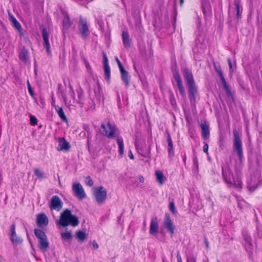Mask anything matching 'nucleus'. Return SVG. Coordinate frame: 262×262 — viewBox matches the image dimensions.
<instances>
[{
	"label": "nucleus",
	"instance_id": "obj_1",
	"mask_svg": "<svg viewBox=\"0 0 262 262\" xmlns=\"http://www.w3.org/2000/svg\"><path fill=\"white\" fill-rule=\"evenodd\" d=\"M233 150L236 153L238 158V165L235 166V171L236 173V177H234L228 164L222 165V172L223 180L226 184L230 186L234 185L235 187L241 188L242 187V182L239 176V171L243 165L244 156L242 146V141L241 139L238 132L235 128L233 130Z\"/></svg>",
	"mask_w": 262,
	"mask_h": 262
},
{
	"label": "nucleus",
	"instance_id": "obj_2",
	"mask_svg": "<svg viewBox=\"0 0 262 262\" xmlns=\"http://www.w3.org/2000/svg\"><path fill=\"white\" fill-rule=\"evenodd\" d=\"M183 76L188 87V96L191 103H194L198 94V88L195 84L191 70L185 68L183 71Z\"/></svg>",
	"mask_w": 262,
	"mask_h": 262
},
{
	"label": "nucleus",
	"instance_id": "obj_3",
	"mask_svg": "<svg viewBox=\"0 0 262 262\" xmlns=\"http://www.w3.org/2000/svg\"><path fill=\"white\" fill-rule=\"evenodd\" d=\"M79 222L78 217L72 214L71 211L69 209H65L60 215L59 224L63 227L69 225L73 227L77 226Z\"/></svg>",
	"mask_w": 262,
	"mask_h": 262
},
{
	"label": "nucleus",
	"instance_id": "obj_4",
	"mask_svg": "<svg viewBox=\"0 0 262 262\" xmlns=\"http://www.w3.org/2000/svg\"><path fill=\"white\" fill-rule=\"evenodd\" d=\"M35 236L38 239V247L42 252H46L49 248L47 236L41 230L35 228L34 230Z\"/></svg>",
	"mask_w": 262,
	"mask_h": 262
},
{
	"label": "nucleus",
	"instance_id": "obj_5",
	"mask_svg": "<svg viewBox=\"0 0 262 262\" xmlns=\"http://www.w3.org/2000/svg\"><path fill=\"white\" fill-rule=\"evenodd\" d=\"M78 28L81 37L83 40L87 39L90 35V31L87 24L86 19L82 16L79 17Z\"/></svg>",
	"mask_w": 262,
	"mask_h": 262
},
{
	"label": "nucleus",
	"instance_id": "obj_6",
	"mask_svg": "<svg viewBox=\"0 0 262 262\" xmlns=\"http://www.w3.org/2000/svg\"><path fill=\"white\" fill-rule=\"evenodd\" d=\"M116 130V126L112 125L109 122H108L106 125L103 123L101 124L100 133L103 136H105L109 139H112L116 137V135H115Z\"/></svg>",
	"mask_w": 262,
	"mask_h": 262
},
{
	"label": "nucleus",
	"instance_id": "obj_7",
	"mask_svg": "<svg viewBox=\"0 0 262 262\" xmlns=\"http://www.w3.org/2000/svg\"><path fill=\"white\" fill-rule=\"evenodd\" d=\"M173 77L177 82V85L180 94L183 98L186 97V92L182 81L177 66L172 69Z\"/></svg>",
	"mask_w": 262,
	"mask_h": 262
},
{
	"label": "nucleus",
	"instance_id": "obj_8",
	"mask_svg": "<svg viewBox=\"0 0 262 262\" xmlns=\"http://www.w3.org/2000/svg\"><path fill=\"white\" fill-rule=\"evenodd\" d=\"M93 194L98 204L103 203L106 199L107 191L102 186H100L93 189Z\"/></svg>",
	"mask_w": 262,
	"mask_h": 262
},
{
	"label": "nucleus",
	"instance_id": "obj_9",
	"mask_svg": "<svg viewBox=\"0 0 262 262\" xmlns=\"http://www.w3.org/2000/svg\"><path fill=\"white\" fill-rule=\"evenodd\" d=\"M74 195L81 200L86 197V194L82 185L79 183H74L72 187Z\"/></svg>",
	"mask_w": 262,
	"mask_h": 262
},
{
	"label": "nucleus",
	"instance_id": "obj_10",
	"mask_svg": "<svg viewBox=\"0 0 262 262\" xmlns=\"http://www.w3.org/2000/svg\"><path fill=\"white\" fill-rule=\"evenodd\" d=\"M202 9L205 19L212 16V9L209 0H202Z\"/></svg>",
	"mask_w": 262,
	"mask_h": 262
},
{
	"label": "nucleus",
	"instance_id": "obj_11",
	"mask_svg": "<svg viewBox=\"0 0 262 262\" xmlns=\"http://www.w3.org/2000/svg\"><path fill=\"white\" fill-rule=\"evenodd\" d=\"M163 225L164 227L170 233L172 236L174 234L175 226L170 219V215L168 213H166L164 219Z\"/></svg>",
	"mask_w": 262,
	"mask_h": 262
},
{
	"label": "nucleus",
	"instance_id": "obj_12",
	"mask_svg": "<svg viewBox=\"0 0 262 262\" xmlns=\"http://www.w3.org/2000/svg\"><path fill=\"white\" fill-rule=\"evenodd\" d=\"M63 202L58 195H53L50 201V208L51 210L59 211L62 207Z\"/></svg>",
	"mask_w": 262,
	"mask_h": 262
},
{
	"label": "nucleus",
	"instance_id": "obj_13",
	"mask_svg": "<svg viewBox=\"0 0 262 262\" xmlns=\"http://www.w3.org/2000/svg\"><path fill=\"white\" fill-rule=\"evenodd\" d=\"M103 66L104 69V78L109 82L111 79V70L108 64L107 55L105 52H103Z\"/></svg>",
	"mask_w": 262,
	"mask_h": 262
},
{
	"label": "nucleus",
	"instance_id": "obj_14",
	"mask_svg": "<svg viewBox=\"0 0 262 262\" xmlns=\"http://www.w3.org/2000/svg\"><path fill=\"white\" fill-rule=\"evenodd\" d=\"M49 220L45 213H41L37 215L36 217V224L39 227L42 228L47 226Z\"/></svg>",
	"mask_w": 262,
	"mask_h": 262
},
{
	"label": "nucleus",
	"instance_id": "obj_15",
	"mask_svg": "<svg viewBox=\"0 0 262 262\" xmlns=\"http://www.w3.org/2000/svg\"><path fill=\"white\" fill-rule=\"evenodd\" d=\"M42 36L43 39V46L46 48L48 55L51 54L50 45L49 41V33L45 28L42 29Z\"/></svg>",
	"mask_w": 262,
	"mask_h": 262
},
{
	"label": "nucleus",
	"instance_id": "obj_16",
	"mask_svg": "<svg viewBox=\"0 0 262 262\" xmlns=\"http://www.w3.org/2000/svg\"><path fill=\"white\" fill-rule=\"evenodd\" d=\"M244 239L246 243V249L247 252L249 253V257L250 259L253 260V245L252 244L251 238L248 235L243 234Z\"/></svg>",
	"mask_w": 262,
	"mask_h": 262
},
{
	"label": "nucleus",
	"instance_id": "obj_17",
	"mask_svg": "<svg viewBox=\"0 0 262 262\" xmlns=\"http://www.w3.org/2000/svg\"><path fill=\"white\" fill-rule=\"evenodd\" d=\"M11 237L10 240L13 244H21L23 240L19 237H17L15 232V225L12 224L10 226Z\"/></svg>",
	"mask_w": 262,
	"mask_h": 262
},
{
	"label": "nucleus",
	"instance_id": "obj_18",
	"mask_svg": "<svg viewBox=\"0 0 262 262\" xmlns=\"http://www.w3.org/2000/svg\"><path fill=\"white\" fill-rule=\"evenodd\" d=\"M200 126L202 129V137L204 140H206L209 138L210 131L209 125L207 124V122L204 121L200 124Z\"/></svg>",
	"mask_w": 262,
	"mask_h": 262
},
{
	"label": "nucleus",
	"instance_id": "obj_19",
	"mask_svg": "<svg viewBox=\"0 0 262 262\" xmlns=\"http://www.w3.org/2000/svg\"><path fill=\"white\" fill-rule=\"evenodd\" d=\"M69 143L64 138H59L58 139V150H69L70 148Z\"/></svg>",
	"mask_w": 262,
	"mask_h": 262
},
{
	"label": "nucleus",
	"instance_id": "obj_20",
	"mask_svg": "<svg viewBox=\"0 0 262 262\" xmlns=\"http://www.w3.org/2000/svg\"><path fill=\"white\" fill-rule=\"evenodd\" d=\"M19 59L24 63H27L29 59V53L28 50L26 47H23L18 55Z\"/></svg>",
	"mask_w": 262,
	"mask_h": 262
},
{
	"label": "nucleus",
	"instance_id": "obj_21",
	"mask_svg": "<svg viewBox=\"0 0 262 262\" xmlns=\"http://www.w3.org/2000/svg\"><path fill=\"white\" fill-rule=\"evenodd\" d=\"M62 14L64 15V17L62 20L63 28L64 30H67L72 25L73 22L70 19V16L68 12L64 11L62 12Z\"/></svg>",
	"mask_w": 262,
	"mask_h": 262
},
{
	"label": "nucleus",
	"instance_id": "obj_22",
	"mask_svg": "<svg viewBox=\"0 0 262 262\" xmlns=\"http://www.w3.org/2000/svg\"><path fill=\"white\" fill-rule=\"evenodd\" d=\"M158 219L157 217L152 218L151 220L150 225V229H149V233L151 235H156L158 231Z\"/></svg>",
	"mask_w": 262,
	"mask_h": 262
},
{
	"label": "nucleus",
	"instance_id": "obj_23",
	"mask_svg": "<svg viewBox=\"0 0 262 262\" xmlns=\"http://www.w3.org/2000/svg\"><path fill=\"white\" fill-rule=\"evenodd\" d=\"M167 143H168V156L169 158H171L174 156V152L173 147V143L172 141L171 140L170 135L168 132L167 133Z\"/></svg>",
	"mask_w": 262,
	"mask_h": 262
},
{
	"label": "nucleus",
	"instance_id": "obj_24",
	"mask_svg": "<svg viewBox=\"0 0 262 262\" xmlns=\"http://www.w3.org/2000/svg\"><path fill=\"white\" fill-rule=\"evenodd\" d=\"M96 99L100 102L101 99L103 100V92L99 83L98 82L97 85L94 89Z\"/></svg>",
	"mask_w": 262,
	"mask_h": 262
},
{
	"label": "nucleus",
	"instance_id": "obj_25",
	"mask_svg": "<svg viewBox=\"0 0 262 262\" xmlns=\"http://www.w3.org/2000/svg\"><path fill=\"white\" fill-rule=\"evenodd\" d=\"M121 79L126 87L129 85V79L128 72L124 68L120 70Z\"/></svg>",
	"mask_w": 262,
	"mask_h": 262
},
{
	"label": "nucleus",
	"instance_id": "obj_26",
	"mask_svg": "<svg viewBox=\"0 0 262 262\" xmlns=\"http://www.w3.org/2000/svg\"><path fill=\"white\" fill-rule=\"evenodd\" d=\"M54 102L52 103V106H53L57 113L60 118L63 121L67 122L68 119L64 114L63 110L61 107L59 106L58 105H56L54 104Z\"/></svg>",
	"mask_w": 262,
	"mask_h": 262
},
{
	"label": "nucleus",
	"instance_id": "obj_27",
	"mask_svg": "<svg viewBox=\"0 0 262 262\" xmlns=\"http://www.w3.org/2000/svg\"><path fill=\"white\" fill-rule=\"evenodd\" d=\"M256 177H252L251 178V182H248L247 188L251 191H254L258 187L259 185V182H255Z\"/></svg>",
	"mask_w": 262,
	"mask_h": 262
},
{
	"label": "nucleus",
	"instance_id": "obj_28",
	"mask_svg": "<svg viewBox=\"0 0 262 262\" xmlns=\"http://www.w3.org/2000/svg\"><path fill=\"white\" fill-rule=\"evenodd\" d=\"M122 39L124 47L126 49L129 48L130 47V39L128 33L127 31H123L122 32Z\"/></svg>",
	"mask_w": 262,
	"mask_h": 262
},
{
	"label": "nucleus",
	"instance_id": "obj_29",
	"mask_svg": "<svg viewBox=\"0 0 262 262\" xmlns=\"http://www.w3.org/2000/svg\"><path fill=\"white\" fill-rule=\"evenodd\" d=\"M234 5L236 7V16L237 19L241 18V15L243 11V7L240 4V2L238 0L234 1Z\"/></svg>",
	"mask_w": 262,
	"mask_h": 262
},
{
	"label": "nucleus",
	"instance_id": "obj_30",
	"mask_svg": "<svg viewBox=\"0 0 262 262\" xmlns=\"http://www.w3.org/2000/svg\"><path fill=\"white\" fill-rule=\"evenodd\" d=\"M117 142L118 145V152L119 155L121 157L123 156L124 154V143L123 140L122 138L119 137L117 139Z\"/></svg>",
	"mask_w": 262,
	"mask_h": 262
},
{
	"label": "nucleus",
	"instance_id": "obj_31",
	"mask_svg": "<svg viewBox=\"0 0 262 262\" xmlns=\"http://www.w3.org/2000/svg\"><path fill=\"white\" fill-rule=\"evenodd\" d=\"M75 236L81 242H83L86 238V234L85 232L78 230L76 232Z\"/></svg>",
	"mask_w": 262,
	"mask_h": 262
},
{
	"label": "nucleus",
	"instance_id": "obj_32",
	"mask_svg": "<svg viewBox=\"0 0 262 262\" xmlns=\"http://www.w3.org/2000/svg\"><path fill=\"white\" fill-rule=\"evenodd\" d=\"M9 16L10 19L12 24L13 27L17 30H20V27H21L20 24L17 20L13 15L9 14Z\"/></svg>",
	"mask_w": 262,
	"mask_h": 262
},
{
	"label": "nucleus",
	"instance_id": "obj_33",
	"mask_svg": "<svg viewBox=\"0 0 262 262\" xmlns=\"http://www.w3.org/2000/svg\"><path fill=\"white\" fill-rule=\"evenodd\" d=\"M156 176L157 181L161 185H162L164 182V174L161 171L157 170L156 171Z\"/></svg>",
	"mask_w": 262,
	"mask_h": 262
},
{
	"label": "nucleus",
	"instance_id": "obj_34",
	"mask_svg": "<svg viewBox=\"0 0 262 262\" xmlns=\"http://www.w3.org/2000/svg\"><path fill=\"white\" fill-rule=\"evenodd\" d=\"M61 237L63 240H66L67 241H70L72 239V235L71 231H66L65 232L61 233Z\"/></svg>",
	"mask_w": 262,
	"mask_h": 262
},
{
	"label": "nucleus",
	"instance_id": "obj_35",
	"mask_svg": "<svg viewBox=\"0 0 262 262\" xmlns=\"http://www.w3.org/2000/svg\"><path fill=\"white\" fill-rule=\"evenodd\" d=\"M193 170L198 171L199 170V162L196 155L194 152L193 155Z\"/></svg>",
	"mask_w": 262,
	"mask_h": 262
},
{
	"label": "nucleus",
	"instance_id": "obj_36",
	"mask_svg": "<svg viewBox=\"0 0 262 262\" xmlns=\"http://www.w3.org/2000/svg\"><path fill=\"white\" fill-rule=\"evenodd\" d=\"M213 67H214V68L215 71L217 73L219 76H220V75L223 74L221 67L219 63L213 62Z\"/></svg>",
	"mask_w": 262,
	"mask_h": 262
},
{
	"label": "nucleus",
	"instance_id": "obj_37",
	"mask_svg": "<svg viewBox=\"0 0 262 262\" xmlns=\"http://www.w3.org/2000/svg\"><path fill=\"white\" fill-rule=\"evenodd\" d=\"M34 174L37 178L39 179H42L45 177L44 172L38 168H36L34 170Z\"/></svg>",
	"mask_w": 262,
	"mask_h": 262
},
{
	"label": "nucleus",
	"instance_id": "obj_38",
	"mask_svg": "<svg viewBox=\"0 0 262 262\" xmlns=\"http://www.w3.org/2000/svg\"><path fill=\"white\" fill-rule=\"evenodd\" d=\"M169 211L171 212L173 214H175L177 212V210L174 205V202L173 200L169 203Z\"/></svg>",
	"mask_w": 262,
	"mask_h": 262
},
{
	"label": "nucleus",
	"instance_id": "obj_39",
	"mask_svg": "<svg viewBox=\"0 0 262 262\" xmlns=\"http://www.w3.org/2000/svg\"><path fill=\"white\" fill-rule=\"evenodd\" d=\"M223 86L224 90L226 92L227 96L228 97L231 96H232L231 92L230 91V88H229V85H228L227 83L224 84L223 85Z\"/></svg>",
	"mask_w": 262,
	"mask_h": 262
},
{
	"label": "nucleus",
	"instance_id": "obj_40",
	"mask_svg": "<svg viewBox=\"0 0 262 262\" xmlns=\"http://www.w3.org/2000/svg\"><path fill=\"white\" fill-rule=\"evenodd\" d=\"M30 124L31 125L34 126L37 123V119L36 117L33 115L30 116Z\"/></svg>",
	"mask_w": 262,
	"mask_h": 262
},
{
	"label": "nucleus",
	"instance_id": "obj_41",
	"mask_svg": "<svg viewBox=\"0 0 262 262\" xmlns=\"http://www.w3.org/2000/svg\"><path fill=\"white\" fill-rule=\"evenodd\" d=\"M187 262H196V259L193 254L187 255Z\"/></svg>",
	"mask_w": 262,
	"mask_h": 262
},
{
	"label": "nucleus",
	"instance_id": "obj_42",
	"mask_svg": "<svg viewBox=\"0 0 262 262\" xmlns=\"http://www.w3.org/2000/svg\"><path fill=\"white\" fill-rule=\"evenodd\" d=\"M85 183L89 186H92L93 185L94 182L90 176H89L86 177Z\"/></svg>",
	"mask_w": 262,
	"mask_h": 262
},
{
	"label": "nucleus",
	"instance_id": "obj_43",
	"mask_svg": "<svg viewBox=\"0 0 262 262\" xmlns=\"http://www.w3.org/2000/svg\"><path fill=\"white\" fill-rule=\"evenodd\" d=\"M169 100L171 105H172L173 106L176 105V101L174 97L173 94L172 92H171Z\"/></svg>",
	"mask_w": 262,
	"mask_h": 262
},
{
	"label": "nucleus",
	"instance_id": "obj_44",
	"mask_svg": "<svg viewBox=\"0 0 262 262\" xmlns=\"http://www.w3.org/2000/svg\"><path fill=\"white\" fill-rule=\"evenodd\" d=\"M27 88H28V91H29V93L30 94V95L32 97H34V92L32 89V87H31V84L30 83L29 80H28V82H27Z\"/></svg>",
	"mask_w": 262,
	"mask_h": 262
},
{
	"label": "nucleus",
	"instance_id": "obj_45",
	"mask_svg": "<svg viewBox=\"0 0 262 262\" xmlns=\"http://www.w3.org/2000/svg\"><path fill=\"white\" fill-rule=\"evenodd\" d=\"M148 142L149 143L148 151L146 152H145L144 154H142V156L144 157H147L148 155H149L150 153V146L152 143V140H150L149 141H148Z\"/></svg>",
	"mask_w": 262,
	"mask_h": 262
},
{
	"label": "nucleus",
	"instance_id": "obj_46",
	"mask_svg": "<svg viewBox=\"0 0 262 262\" xmlns=\"http://www.w3.org/2000/svg\"><path fill=\"white\" fill-rule=\"evenodd\" d=\"M77 93H78V103L82 104L83 103L81 102V100H82V97H83V94L82 91H79Z\"/></svg>",
	"mask_w": 262,
	"mask_h": 262
},
{
	"label": "nucleus",
	"instance_id": "obj_47",
	"mask_svg": "<svg viewBox=\"0 0 262 262\" xmlns=\"http://www.w3.org/2000/svg\"><path fill=\"white\" fill-rule=\"evenodd\" d=\"M219 77L220 78L221 83L223 85L224 84L227 83V82L225 80V78L223 74L219 76Z\"/></svg>",
	"mask_w": 262,
	"mask_h": 262
},
{
	"label": "nucleus",
	"instance_id": "obj_48",
	"mask_svg": "<svg viewBox=\"0 0 262 262\" xmlns=\"http://www.w3.org/2000/svg\"><path fill=\"white\" fill-rule=\"evenodd\" d=\"M116 60L117 62L118 66L119 67V70L122 69L124 68L123 65L122 64L121 62L119 60L118 57H116Z\"/></svg>",
	"mask_w": 262,
	"mask_h": 262
},
{
	"label": "nucleus",
	"instance_id": "obj_49",
	"mask_svg": "<svg viewBox=\"0 0 262 262\" xmlns=\"http://www.w3.org/2000/svg\"><path fill=\"white\" fill-rule=\"evenodd\" d=\"M203 151L205 153H208V144L207 143H205L203 146Z\"/></svg>",
	"mask_w": 262,
	"mask_h": 262
},
{
	"label": "nucleus",
	"instance_id": "obj_50",
	"mask_svg": "<svg viewBox=\"0 0 262 262\" xmlns=\"http://www.w3.org/2000/svg\"><path fill=\"white\" fill-rule=\"evenodd\" d=\"M84 64H85L86 68L88 70H91V66H90V64L89 61L88 60H86V59H84Z\"/></svg>",
	"mask_w": 262,
	"mask_h": 262
},
{
	"label": "nucleus",
	"instance_id": "obj_51",
	"mask_svg": "<svg viewBox=\"0 0 262 262\" xmlns=\"http://www.w3.org/2000/svg\"><path fill=\"white\" fill-rule=\"evenodd\" d=\"M177 258L178 262H182V257L180 255L179 251H178V252H177Z\"/></svg>",
	"mask_w": 262,
	"mask_h": 262
},
{
	"label": "nucleus",
	"instance_id": "obj_52",
	"mask_svg": "<svg viewBox=\"0 0 262 262\" xmlns=\"http://www.w3.org/2000/svg\"><path fill=\"white\" fill-rule=\"evenodd\" d=\"M92 245L95 249H97L99 248V245L95 241L92 242Z\"/></svg>",
	"mask_w": 262,
	"mask_h": 262
},
{
	"label": "nucleus",
	"instance_id": "obj_53",
	"mask_svg": "<svg viewBox=\"0 0 262 262\" xmlns=\"http://www.w3.org/2000/svg\"><path fill=\"white\" fill-rule=\"evenodd\" d=\"M228 63L229 66L230 71L231 72V70H232V64L230 58H229L228 59Z\"/></svg>",
	"mask_w": 262,
	"mask_h": 262
},
{
	"label": "nucleus",
	"instance_id": "obj_54",
	"mask_svg": "<svg viewBox=\"0 0 262 262\" xmlns=\"http://www.w3.org/2000/svg\"><path fill=\"white\" fill-rule=\"evenodd\" d=\"M138 179L141 183H143L144 181V178L142 175L138 176Z\"/></svg>",
	"mask_w": 262,
	"mask_h": 262
},
{
	"label": "nucleus",
	"instance_id": "obj_55",
	"mask_svg": "<svg viewBox=\"0 0 262 262\" xmlns=\"http://www.w3.org/2000/svg\"><path fill=\"white\" fill-rule=\"evenodd\" d=\"M128 157H129V158L130 159L133 160L134 159V156L130 150H129V152H128Z\"/></svg>",
	"mask_w": 262,
	"mask_h": 262
},
{
	"label": "nucleus",
	"instance_id": "obj_56",
	"mask_svg": "<svg viewBox=\"0 0 262 262\" xmlns=\"http://www.w3.org/2000/svg\"><path fill=\"white\" fill-rule=\"evenodd\" d=\"M204 242H205V245L206 246V248L208 249L209 248V242H208L207 238H206V237L205 238Z\"/></svg>",
	"mask_w": 262,
	"mask_h": 262
},
{
	"label": "nucleus",
	"instance_id": "obj_57",
	"mask_svg": "<svg viewBox=\"0 0 262 262\" xmlns=\"http://www.w3.org/2000/svg\"><path fill=\"white\" fill-rule=\"evenodd\" d=\"M17 31H18V32H19V35H20V36H24V34L23 32L22 31L21 27H20V30H17Z\"/></svg>",
	"mask_w": 262,
	"mask_h": 262
},
{
	"label": "nucleus",
	"instance_id": "obj_58",
	"mask_svg": "<svg viewBox=\"0 0 262 262\" xmlns=\"http://www.w3.org/2000/svg\"><path fill=\"white\" fill-rule=\"evenodd\" d=\"M88 93L89 94L91 93V89L89 84H88Z\"/></svg>",
	"mask_w": 262,
	"mask_h": 262
},
{
	"label": "nucleus",
	"instance_id": "obj_59",
	"mask_svg": "<svg viewBox=\"0 0 262 262\" xmlns=\"http://www.w3.org/2000/svg\"><path fill=\"white\" fill-rule=\"evenodd\" d=\"M133 67H134V69L135 72L136 73H137V68H136V64L135 63H134Z\"/></svg>",
	"mask_w": 262,
	"mask_h": 262
},
{
	"label": "nucleus",
	"instance_id": "obj_60",
	"mask_svg": "<svg viewBox=\"0 0 262 262\" xmlns=\"http://www.w3.org/2000/svg\"><path fill=\"white\" fill-rule=\"evenodd\" d=\"M162 261L163 262H168L166 261V258L164 256H162Z\"/></svg>",
	"mask_w": 262,
	"mask_h": 262
},
{
	"label": "nucleus",
	"instance_id": "obj_61",
	"mask_svg": "<svg viewBox=\"0 0 262 262\" xmlns=\"http://www.w3.org/2000/svg\"><path fill=\"white\" fill-rule=\"evenodd\" d=\"M184 3V0H180V6H182Z\"/></svg>",
	"mask_w": 262,
	"mask_h": 262
},
{
	"label": "nucleus",
	"instance_id": "obj_62",
	"mask_svg": "<svg viewBox=\"0 0 262 262\" xmlns=\"http://www.w3.org/2000/svg\"><path fill=\"white\" fill-rule=\"evenodd\" d=\"M258 235L259 236H261V235H262V232H261V231H260H260H258Z\"/></svg>",
	"mask_w": 262,
	"mask_h": 262
},
{
	"label": "nucleus",
	"instance_id": "obj_63",
	"mask_svg": "<svg viewBox=\"0 0 262 262\" xmlns=\"http://www.w3.org/2000/svg\"><path fill=\"white\" fill-rule=\"evenodd\" d=\"M121 215L119 216L118 217V222H120V220H121Z\"/></svg>",
	"mask_w": 262,
	"mask_h": 262
},
{
	"label": "nucleus",
	"instance_id": "obj_64",
	"mask_svg": "<svg viewBox=\"0 0 262 262\" xmlns=\"http://www.w3.org/2000/svg\"><path fill=\"white\" fill-rule=\"evenodd\" d=\"M27 236H28V239H29V242H30V244H31V240H30V238H29V235H28V234H27Z\"/></svg>",
	"mask_w": 262,
	"mask_h": 262
}]
</instances>
